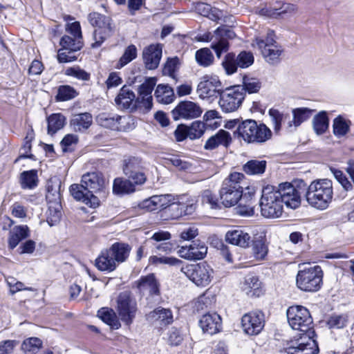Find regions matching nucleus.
Returning a JSON list of instances; mask_svg holds the SVG:
<instances>
[{
  "instance_id": "obj_41",
  "label": "nucleus",
  "mask_w": 354,
  "mask_h": 354,
  "mask_svg": "<svg viewBox=\"0 0 354 354\" xmlns=\"http://www.w3.org/2000/svg\"><path fill=\"white\" fill-rule=\"evenodd\" d=\"M268 115L275 133H279L281 130L282 124L290 118L288 113L281 112L275 109H270L268 111Z\"/></svg>"
},
{
  "instance_id": "obj_34",
  "label": "nucleus",
  "mask_w": 354,
  "mask_h": 354,
  "mask_svg": "<svg viewBox=\"0 0 354 354\" xmlns=\"http://www.w3.org/2000/svg\"><path fill=\"white\" fill-rule=\"evenodd\" d=\"M296 10V6L292 4L283 3L280 8L264 7L259 10V14L262 16L277 18L286 13H292Z\"/></svg>"
},
{
  "instance_id": "obj_45",
  "label": "nucleus",
  "mask_w": 354,
  "mask_h": 354,
  "mask_svg": "<svg viewBox=\"0 0 354 354\" xmlns=\"http://www.w3.org/2000/svg\"><path fill=\"white\" fill-rule=\"evenodd\" d=\"M266 168V161L260 160H251L243 166V170L249 175H259L264 173Z\"/></svg>"
},
{
  "instance_id": "obj_13",
  "label": "nucleus",
  "mask_w": 354,
  "mask_h": 354,
  "mask_svg": "<svg viewBox=\"0 0 354 354\" xmlns=\"http://www.w3.org/2000/svg\"><path fill=\"white\" fill-rule=\"evenodd\" d=\"M234 33L233 31L226 27H219L214 32V35L209 38V35H204L201 41H212L211 48L214 50L217 57L220 58L223 53L228 50V39L233 38Z\"/></svg>"
},
{
  "instance_id": "obj_60",
  "label": "nucleus",
  "mask_w": 354,
  "mask_h": 354,
  "mask_svg": "<svg viewBox=\"0 0 354 354\" xmlns=\"http://www.w3.org/2000/svg\"><path fill=\"white\" fill-rule=\"evenodd\" d=\"M77 95L75 90L70 86H61L58 89L57 98L61 101H66Z\"/></svg>"
},
{
  "instance_id": "obj_48",
  "label": "nucleus",
  "mask_w": 354,
  "mask_h": 354,
  "mask_svg": "<svg viewBox=\"0 0 354 354\" xmlns=\"http://www.w3.org/2000/svg\"><path fill=\"white\" fill-rule=\"evenodd\" d=\"M140 290H149L151 294H156L158 292L157 281L153 274H149L142 277L138 283Z\"/></svg>"
},
{
  "instance_id": "obj_19",
  "label": "nucleus",
  "mask_w": 354,
  "mask_h": 354,
  "mask_svg": "<svg viewBox=\"0 0 354 354\" xmlns=\"http://www.w3.org/2000/svg\"><path fill=\"white\" fill-rule=\"evenodd\" d=\"M207 252L206 245L200 241H196L189 245L181 246L177 253L180 257L187 260H200L205 258Z\"/></svg>"
},
{
  "instance_id": "obj_47",
  "label": "nucleus",
  "mask_w": 354,
  "mask_h": 354,
  "mask_svg": "<svg viewBox=\"0 0 354 354\" xmlns=\"http://www.w3.org/2000/svg\"><path fill=\"white\" fill-rule=\"evenodd\" d=\"M38 176L37 170L32 169L21 174L20 183L23 189H32L37 186Z\"/></svg>"
},
{
  "instance_id": "obj_36",
  "label": "nucleus",
  "mask_w": 354,
  "mask_h": 354,
  "mask_svg": "<svg viewBox=\"0 0 354 354\" xmlns=\"http://www.w3.org/2000/svg\"><path fill=\"white\" fill-rule=\"evenodd\" d=\"M351 121L342 115L336 117L333 122V132L335 137L341 138L345 136L349 131Z\"/></svg>"
},
{
  "instance_id": "obj_22",
  "label": "nucleus",
  "mask_w": 354,
  "mask_h": 354,
  "mask_svg": "<svg viewBox=\"0 0 354 354\" xmlns=\"http://www.w3.org/2000/svg\"><path fill=\"white\" fill-rule=\"evenodd\" d=\"M156 77H149L139 86L138 97L136 102L142 104L145 109H150L152 107V91L156 84Z\"/></svg>"
},
{
  "instance_id": "obj_31",
  "label": "nucleus",
  "mask_w": 354,
  "mask_h": 354,
  "mask_svg": "<svg viewBox=\"0 0 354 354\" xmlns=\"http://www.w3.org/2000/svg\"><path fill=\"white\" fill-rule=\"evenodd\" d=\"M92 123L93 117L87 112L75 114L70 120V126L75 132H82L88 129Z\"/></svg>"
},
{
  "instance_id": "obj_54",
  "label": "nucleus",
  "mask_w": 354,
  "mask_h": 354,
  "mask_svg": "<svg viewBox=\"0 0 354 354\" xmlns=\"http://www.w3.org/2000/svg\"><path fill=\"white\" fill-rule=\"evenodd\" d=\"M149 262L151 265L167 264L169 266H179L182 263V261L172 257H158L156 255L151 256L149 259Z\"/></svg>"
},
{
  "instance_id": "obj_63",
  "label": "nucleus",
  "mask_w": 354,
  "mask_h": 354,
  "mask_svg": "<svg viewBox=\"0 0 354 354\" xmlns=\"http://www.w3.org/2000/svg\"><path fill=\"white\" fill-rule=\"evenodd\" d=\"M245 93L248 91L249 93H257L261 88V82L256 78L243 77V85Z\"/></svg>"
},
{
  "instance_id": "obj_39",
  "label": "nucleus",
  "mask_w": 354,
  "mask_h": 354,
  "mask_svg": "<svg viewBox=\"0 0 354 354\" xmlns=\"http://www.w3.org/2000/svg\"><path fill=\"white\" fill-rule=\"evenodd\" d=\"M313 130L317 135H322L328 129L329 119L327 113L324 111L319 112L312 120Z\"/></svg>"
},
{
  "instance_id": "obj_64",
  "label": "nucleus",
  "mask_w": 354,
  "mask_h": 354,
  "mask_svg": "<svg viewBox=\"0 0 354 354\" xmlns=\"http://www.w3.org/2000/svg\"><path fill=\"white\" fill-rule=\"evenodd\" d=\"M10 212L12 216L19 218L24 219L27 217L28 208L23 205L19 202L14 203L10 207Z\"/></svg>"
},
{
  "instance_id": "obj_17",
  "label": "nucleus",
  "mask_w": 354,
  "mask_h": 354,
  "mask_svg": "<svg viewBox=\"0 0 354 354\" xmlns=\"http://www.w3.org/2000/svg\"><path fill=\"white\" fill-rule=\"evenodd\" d=\"M222 83L216 75H206L198 85L201 98L217 97L223 91Z\"/></svg>"
},
{
  "instance_id": "obj_56",
  "label": "nucleus",
  "mask_w": 354,
  "mask_h": 354,
  "mask_svg": "<svg viewBox=\"0 0 354 354\" xmlns=\"http://www.w3.org/2000/svg\"><path fill=\"white\" fill-rule=\"evenodd\" d=\"M165 164L167 165H171L178 170L187 171L191 169L192 165L176 156H171L169 158H165Z\"/></svg>"
},
{
  "instance_id": "obj_40",
  "label": "nucleus",
  "mask_w": 354,
  "mask_h": 354,
  "mask_svg": "<svg viewBox=\"0 0 354 354\" xmlns=\"http://www.w3.org/2000/svg\"><path fill=\"white\" fill-rule=\"evenodd\" d=\"M136 187L129 179L117 178L113 181V192L115 194L122 195L134 192Z\"/></svg>"
},
{
  "instance_id": "obj_50",
  "label": "nucleus",
  "mask_w": 354,
  "mask_h": 354,
  "mask_svg": "<svg viewBox=\"0 0 354 354\" xmlns=\"http://www.w3.org/2000/svg\"><path fill=\"white\" fill-rule=\"evenodd\" d=\"M60 45L66 50L78 51L82 48L83 43L82 39H78V37L64 35L60 40Z\"/></svg>"
},
{
  "instance_id": "obj_6",
  "label": "nucleus",
  "mask_w": 354,
  "mask_h": 354,
  "mask_svg": "<svg viewBox=\"0 0 354 354\" xmlns=\"http://www.w3.org/2000/svg\"><path fill=\"white\" fill-rule=\"evenodd\" d=\"M180 271L197 286H208L214 278V270L206 262L196 264H186L180 268Z\"/></svg>"
},
{
  "instance_id": "obj_51",
  "label": "nucleus",
  "mask_w": 354,
  "mask_h": 354,
  "mask_svg": "<svg viewBox=\"0 0 354 354\" xmlns=\"http://www.w3.org/2000/svg\"><path fill=\"white\" fill-rule=\"evenodd\" d=\"M42 342L37 337H30L25 339L21 344V349L26 353H35L41 347Z\"/></svg>"
},
{
  "instance_id": "obj_37",
  "label": "nucleus",
  "mask_w": 354,
  "mask_h": 354,
  "mask_svg": "<svg viewBox=\"0 0 354 354\" xmlns=\"http://www.w3.org/2000/svg\"><path fill=\"white\" fill-rule=\"evenodd\" d=\"M195 10L199 15L206 17L212 21H217L223 16L221 10L212 8L209 4L202 2L196 3Z\"/></svg>"
},
{
  "instance_id": "obj_14",
  "label": "nucleus",
  "mask_w": 354,
  "mask_h": 354,
  "mask_svg": "<svg viewBox=\"0 0 354 354\" xmlns=\"http://www.w3.org/2000/svg\"><path fill=\"white\" fill-rule=\"evenodd\" d=\"M275 192L279 198L286 207L290 209H297L301 204V192L292 184L290 183H283L275 187Z\"/></svg>"
},
{
  "instance_id": "obj_2",
  "label": "nucleus",
  "mask_w": 354,
  "mask_h": 354,
  "mask_svg": "<svg viewBox=\"0 0 354 354\" xmlns=\"http://www.w3.org/2000/svg\"><path fill=\"white\" fill-rule=\"evenodd\" d=\"M333 196V183L328 179L313 180L308 185L305 194L308 205L320 210L328 208L332 202Z\"/></svg>"
},
{
  "instance_id": "obj_20",
  "label": "nucleus",
  "mask_w": 354,
  "mask_h": 354,
  "mask_svg": "<svg viewBox=\"0 0 354 354\" xmlns=\"http://www.w3.org/2000/svg\"><path fill=\"white\" fill-rule=\"evenodd\" d=\"M81 183L91 194L101 193L106 187V181L100 172H88L84 174Z\"/></svg>"
},
{
  "instance_id": "obj_43",
  "label": "nucleus",
  "mask_w": 354,
  "mask_h": 354,
  "mask_svg": "<svg viewBox=\"0 0 354 354\" xmlns=\"http://www.w3.org/2000/svg\"><path fill=\"white\" fill-rule=\"evenodd\" d=\"M97 316L112 328L118 329L120 326V323L112 309L102 308L98 310Z\"/></svg>"
},
{
  "instance_id": "obj_55",
  "label": "nucleus",
  "mask_w": 354,
  "mask_h": 354,
  "mask_svg": "<svg viewBox=\"0 0 354 354\" xmlns=\"http://www.w3.org/2000/svg\"><path fill=\"white\" fill-rule=\"evenodd\" d=\"M205 132V124L199 121L194 122L189 127H187L188 138L194 140L201 138Z\"/></svg>"
},
{
  "instance_id": "obj_5",
  "label": "nucleus",
  "mask_w": 354,
  "mask_h": 354,
  "mask_svg": "<svg viewBox=\"0 0 354 354\" xmlns=\"http://www.w3.org/2000/svg\"><path fill=\"white\" fill-rule=\"evenodd\" d=\"M261 215L267 218H278L283 212V206L275 187L267 185L262 190L259 202Z\"/></svg>"
},
{
  "instance_id": "obj_49",
  "label": "nucleus",
  "mask_w": 354,
  "mask_h": 354,
  "mask_svg": "<svg viewBox=\"0 0 354 354\" xmlns=\"http://www.w3.org/2000/svg\"><path fill=\"white\" fill-rule=\"evenodd\" d=\"M137 57V48L134 45H129L126 48L123 55L120 58L115 67L122 68L127 64L135 59Z\"/></svg>"
},
{
  "instance_id": "obj_35",
  "label": "nucleus",
  "mask_w": 354,
  "mask_h": 354,
  "mask_svg": "<svg viewBox=\"0 0 354 354\" xmlns=\"http://www.w3.org/2000/svg\"><path fill=\"white\" fill-rule=\"evenodd\" d=\"M29 236V228L27 225H17L10 231L8 244L11 249L15 248L19 243Z\"/></svg>"
},
{
  "instance_id": "obj_46",
  "label": "nucleus",
  "mask_w": 354,
  "mask_h": 354,
  "mask_svg": "<svg viewBox=\"0 0 354 354\" xmlns=\"http://www.w3.org/2000/svg\"><path fill=\"white\" fill-rule=\"evenodd\" d=\"M195 59L199 66L208 67L213 64L214 58L209 48H203L196 51Z\"/></svg>"
},
{
  "instance_id": "obj_1",
  "label": "nucleus",
  "mask_w": 354,
  "mask_h": 354,
  "mask_svg": "<svg viewBox=\"0 0 354 354\" xmlns=\"http://www.w3.org/2000/svg\"><path fill=\"white\" fill-rule=\"evenodd\" d=\"M230 124L236 126L234 136L246 144H263L272 136V132L268 127L252 119H236L230 121Z\"/></svg>"
},
{
  "instance_id": "obj_9",
  "label": "nucleus",
  "mask_w": 354,
  "mask_h": 354,
  "mask_svg": "<svg viewBox=\"0 0 354 354\" xmlns=\"http://www.w3.org/2000/svg\"><path fill=\"white\" fill-rule=\"evenodd\" d=\"M272 30H268L265 38H256L252 43L254 47L257 46L266 61L271 64L279 62L283 49L274 39Z\"/></svg>"
},
{
  "instance_id": "obj_61",
  "label": "nucleus",
  "mask_w": 354,
  "mask_h": 354,
  "mask_svg": "<svg viewBox=\"0 0 354 354\" xmlns=\"http://www.w3.org/2000/svg\"><path fill=\"white\" fill-rule=\"evenodd\" d=\"M140 169V161L136 158H130L124 160L123 171L127 176L133 172L139 171Z\"/></svg>"
},
{
  "instance_id": "obj_32",
  "label": "nucleus",
  "mask_w": 354,
  "mask_h": 354,
  "mask_svg": "<svg viewBox=\"0 0 354 354\" xmlns=\"http://www.w3.org/2000/svg\"><path fill=\"white\" fill-rule=\"evenodd\" d=\"M96 120L97 123L103 127L120 131L122 129L120 123L124 118L118 115L102 113L97 115Z\"/></svg>"
},
{
  "instance_id": "obj_4",
  "label": "nucleus",
  "mask_w": 354,
  "mask_h": 354,
  "mask_svg": "<svg viewBox=\"0 0 354 354\" xmlns=\"http://www.w3.org/2000/svg\"><path fill=\"white\" fill-rule=\"evenodd\" d=\"M299 264V270L296 277L297 287L304 292H317L322 285L323 272L320 266L305 267Z\"/></svg>"
},
{
  "instance_id": "obj_28",
  "label": "nucleus",
  "mask_w": 354,
  "mask_h": 354,
  "mask_svg": "<svg viewBox=\"0 0 354 354\" xmlns=\"http://www.w3.org/2000/svg\"><path fill=\"white\" fill-rule=\"evenodd\" d=\"M147 319L159 326H167L173 322L172 313L169 309L157 308L148 314Z\"/></svg>"
},
{
  "instance_id": "obj_33",
  "label": "nucleus",
  "mask_w": 354,
  "mask_h": 354,
  "mask_svg": "<svg viewBox=\"0 0 354 354\" xmlns=\"http://www.w3.org/2000/svg\"><path fill=\"white\" fill-rule=\"evenodd\" d=\"M95 266L100 271L111 272L115 270L117 264L111 255L109 249L104 250L95 259Z\"/></svg>"
},
{
  "instance_id": "obj_62",
  "label": "nucleus",
  "mask_w": 354,
  "mask_h": 354,
  "mask_svg": "<svg viewBox=\"0 0 354 354\" xmlns=\"http://www.w3.org/2000/svg\"><path fill=\"white\" fill-rule=\"evenodd\" d=\"M77 51L72 50H66V48H62L58 50L57 59L59 63H67L72 62L77 59V55H75Z\"/></svg>"
},
{
  "instance_id": "obj_8",
  "label": "nucleus",
  "mask_w": 354,
  "mask_h": 354,
  "mask_svg": "<svg viewBox=\"0 0 354 354\" xmlns=\"http://www.w3.org/2000/svg\"><path fill=\"white\" fill-rule=\"evenodd\" d=\"M314 332L301 333L288 342L285 347L286 354H317L319 348L313 338Z\"/></svg>"
},
{
  "instance_id": "obj_38",
  "label": "nucleus",
  "mask_w": 354,
  "mask_h": 354,
  "mask_svg": "<svg viewBox=\"0 0 354 354\" xmlns=\"http://www.w3.org/2000/svg\"><path fill=\"white\" fill-rule=\"evenodd\" d=\"M154 95L158 102L165 104L171 103L175 97L173 88L165 84L158 85Z\"/></svg>"
},
{
  "instance_id": "obj_52",
  "label": "nucleus",
  "mask_w": 354,
  "mask_h": 354,
  "mask_svg": "<svg viewBox=\"0 0 354 354\" xmlns=\"http://www.w3.org/2000/svg\"><path fill=\"white\" fill-rule=\"evenodd\" d=\"M61 216L60 205L58 203L49 205L47 211L46 221L50 226L57 224L60 221Z\"/></svg>"
},
{
  "instance_id": "obj_25",
  "label": "nucleus",
  "mask_w": 354,
  "mask_h": 354,
  "mask_svg": "<svg viewBox=\"0 0 354 354\" xmlns=\"http://www.w3.org/2000/svg\"><path fill=\"white\" fill-rule=\"evenodd\" d=\"M199 325L204 333L214 335L221 328V318L217 313H207L201 318Z\"/></svg>"
},
{
  "instance_id": "obj_21",
  "label": "nucleus",
  "mask_w": 354,
  "mask_h": 354,
  "mask_svg": "<svg viewBox=\"0 0 354 354\" xmlns=\"http://www.w3.org/2000/svg\"><path fill=\"white\" fill-rule=\"evenodd\" d=\"M70 192L76 201H82L91 207H96L99 205L98 198L93 194H91V192H88L82 183L80 185H72L70 187Z\"/></svg>"
},
{
  "instance_id": "obj_57",
  "label": "nucleus",
  "mask_w": 354,
  "mask_h": 354,
  "mask_svg": "<svg viewBox=\"0 0 354 354\" xmlns=\"http://www.w3.org/2000/svg\"><path fill=\"white\" fill-rule=\"evenodd\" d=\"M65 75L73 77L82 81H88L90 79V73L82 69L80 66L69 67L66 69Z\"/></svg>"
},
{
  "instance_id": "obj_10",
  "label": "nucleus",
  "mask_w": 354,
  "mask_h": 354,
  "mask_svg": "<svg viewBox=\"0 0 354 354\" xmlns=\"http://www.w3.org/2000/svg\"><path fill=\"white\" fill-rule=\"evenodd\" d=\"M288 322L294 330H298L302 333L308 334L311 330L313 318L309 310L302 306H292L287 310Z\"/></svg>"
},
{
  "instance_id": "obj_59",
  "label": "nucleus",
  "mask_w": 354,
  "mask_h": 354,
  "mask_svg": "<svg viewBox=\"0 0 354 354\" xmlns=\"http://www.w3.org/2000/svg\"><path fill=\"white\" fill-rule=\"evenodd\" d=\"M254 55L250 52L241 51L236 57V64L239 67L245 68L254 63Z\"/></svg>"
},
{
  "instance_id": "obj_27",
  "label": "nucleus",
  "mask_w": 354,
  "mask_h": 354,
  "mask_svg": "<svg viewBox=\"0 0 354 354\" xmlns=\"http://www.w3.org/2000/svg\"><path fill=\"white\" fill-rule=\"evenodd\" d=\"M314 111L313 109L306 107L294 109L293 118L287 123L286 129L290 132L295 130L302 122L309 119Z\"/></svg>"
},
{
  "instance_id": "obj_7",
  "label": "nucleus",
  "mask_w": 354,
  "mask_h": 354,
  "mask_svg": "<svg viewBox=\"0 0 354 354\" xmlns=\"http://www.w3.org/2000/svg\"><path fill=\"white\" fill-rule=\"evenodd\" d=\"M88 19L89 23L95 27L93 32L95 42L92 47H99L113 31L112 20L110 17L96 12L90 13Z\"/></svg>"
},
{
  "instance_id": "obj_53",
  "label": "nucleus",
  "mask_w": 354,
  "mask_h": 354,
  "mask_svg": "<svg viewBox=\"0 0 354 354\" xmlns=\"http://www.w3.org/2000/svg\"><path fill=\"white\" fill-rule=\"evenodd\" d=\"M268 246L261 239L255 240L252 245V252L254 258L258 261L265 259L268 254Z\"/></svg>"
},
{
  "instance_id": "obj_16",
  "label": "nucleus",
  "mask_w": 354,
  "mask_h": 354,
  "mask_svg": "<svg viewBox=\"0 0 354 354\" xmlns=\"http://www.w3.org/2000/svg\"><path fill=\"white\" fill-rule=\"evenodd\" d=\"M194 209L195 205L192 199L185 195L176 196L165 213L171 218L176 219L184 215L191 214Z\"/></svg>"
},
{
  "instance_id": "obj_3",
  "label": "nucleus",
  "mask_w": 354,
  "mask_h": 354,
  "mask_svg": "<svg viewBox=\"0 0 354 354\" xmlns=\"http://www.w3.org/2000/svg\"><path fill=\"white\" fill-rule=\"evenodd\" d=\"M243 185H245V182L241 173H232L224 180L220 190L221 200L224 206H234L240 201Z\"/></svg>"
},
{
  "instance_id": "obj_26",
  "label": "nucleus",
  "mask_w": 354,
  "mask_h": 354,
  "mask_svg": "<svg viewBox=\"0 0 354 354\" xmlns=\"http://www.w3.org/2000/svg\"><path fill=\"white\" fill-rule=\"evenodd\" d=\"M115 103L122 109H135L138 104L135 93L127 86H123L115 99Z\"/></svg>"
},
{
  "instance_id": "obj_44",
  "label": "nucleus",
  "mask_w": 354,
  "mask_h": 354,
  "mask_svg": "<svg viewBox=\"0 0 354 354\" xmlns=\"http://www.w3.org/2000/svg\"><path fill=\"white\" fill-rule=\"evenodd\" d=\"M260 282L259 279L252 274H248L245 277L242 285V290L248 296H254L259 292Z\"/></svg>"
},
{
  "instance_id": "obj_30",
  "label": "nucleus",
  "mask_w": 354,
  "mask_h": 354,
  "mask_svg": "<svg viewBox=\"0 0 354 354\" xmlns=\"http://www.w3.org/2000/svg\"><path fill=\"white\" fill-rule=\"evenodd\" d=\"M231 140V136L229 132L225 130H219L206 141L204 148L207 150H213L218 146L227 147L230 145Z\"/></svg>"
},
{
  "instance_id": "obj_15",
  "label": "nucleus",
  "mask_w": 354,
  "mask_h": 354,
  "mask_svg": "<svg viewBox=\"0 0 354 354\" xmlns=\"http://www.w3.org/2000/svg\"><path fill=\"white\" fill-rule=\"evenodd\" d=\"M265 325V316L260 310L245 313L241 318V327L245 333L257 335L261 333Z\"/></svg>"
},
{
  "instance_id": "obj_23",
  "label": "nucleus",
  "mask_w": 354,
  "mask_h": 354,
  "mask_svg": "<svg viewBox=\"0 0 354 354\" xmlns=\"http://www.w3.org/2000/svg\"><path fill=\"white\" fill-rule=\"evenodd\" d=\"M227 243L243 248H247L252 242L251 236L240 228L230 230L225 234Z\"/></svg>"
},
{
  "instance_id": "obj_11",
  "label": "nucleus",
  "mask_w": 354,
  "mask_h": 354,
  "mask_svg": "<svg viewBox=\"0 0 354 354\" xmlns=\"http://www.w3.org/2000/svg\"><path fill=\"white\" fill-rule=\"evenodd\" d=\"M218 101L221 110L232 113L238 110L245 98V90L241 85L229 87L223 90Z\"/></svg>"
},
{
  "instance_id": "obj_58",
  "label": "nucleus",
  "mask_w": 354,
  "mask_h": 354,
  "mask_svg": "<svg viewBox=\"0 0 354 354\" xmlns=\"http://www.w3.org/2000/svg\"><path fill=\"white\" fill-rule=\"evenodd\" d=\"M348 324V316L346 315H335L331 316L327 322L330 328H343Z\"/></svg>"
},
{
  "instance_id": "obj_18",
  "label": "nucleus",
  "mask_w": 354,
  "mask_h": 354,
  "mask_svg": "<svg viewBox=\"0 0 354 354\" xmlns=\"http://www.w3.org/2000/svg\"><path fill=\"white\" fill-rule=\"evenodd\" d=\"M203 113L201 107L192 101H182L171 111L175 120L179 119L192 120L201 116Z\"/></svg>"
},
{
  "instance_id": "obj_42",
  "label": "nucleus",
  "mask_w": 354,
  "mask_h": 354,
  "mask_svg": "<svg viewBox=\"0 0 354 354\" xmlns=\"http://www.w3.org/2000/svg\"><path fill=\"white\" fill-rule=\"evenodd\" d=\"M47 122L48 133L53 135L64 127L66 118L61 113H53L47 118Z\"/></svg>"
},
{
  "instance_id": "obj_12",
  "label": "nucleus",
  "mask_w": 354,
  "mask_h": 354,
  "mask_svg": "<svg viewBox=\"0 0 354 354\" xmlns=\"http://www.w3.org/2000/svg\"><path fill=\"white\" fill-rule=\"evenodd\" d=\"M117 311L122 322L129 325L137 311V304L129 291L121 292L117 299Z\"/></svg>"
},
{
  "instance_id": "obj_29",
  "label": "nucleus",
  "mask_w": 354,
  "mask_h": 354,
  "mask_svg": "<svg viewBox=\"0 0 354 354\" xmlns=\"http://www.w3.org/2000/svg\"><path fill=\"white\" fill-rule=\"evenodd\" d=\"M109 250L117 266H118L120 263L127 261L131 250V248L127 243L117 242L113 243L109 248Z\"/></svg>"
},
{
  "instance_id": "obj_24",
  "label": "nucleus",
  "mask_w": 354,
  "mask_h": 354,
  "mask_svg": "<svg viewBox=\"0 0 354 354\" xmlns=\"http://www.w3.org/2000/svg\"><path fill=\"white\" fill-rule=\"evenodd\" d=\"M161 57L162 47L158 44L150 45L142 53L145 65L149 70L156 69L158 66Z\"/></svg>"
}]
</instances>
